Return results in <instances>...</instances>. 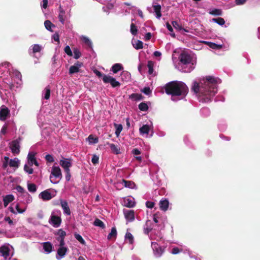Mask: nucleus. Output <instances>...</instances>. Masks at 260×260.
Segmentation results:
<instances>
[{"mask_svg": "<svg viewBox=\"0 0 260 260\" xmlns=\"http://www.w3.org/2000/svg\"><path fill=\"white\" fill-rule=\"evenodd\" d=\"M121 184L126 188L134 189L136 188V184L132 181H127L123 179Z\"/></svg>", "mask_w": 260, "mask_h": 260, "instance_id": "obj_29", "label": "nucleus"}, {"mask_svg": "<svg viewBox=\"0 0 260 260\" xmlns=\"http://www.w3.org/2000/svg\"><path fill=\"white\" fill-rule=\"evenodd\" d=\"M132 45L137 50L142 49L143 47V43L140 40H132Z\"/></svg>", "mask_w": 260, "mask_h": 260, "instance_id": "obj_34", "label": "nucleus"}, {"mask_svg": "<svg viewBox=\"0 0 260 260\" xmlns=\"http://www.w3.org/2000/svg\"><path fill=\"white\" fill-rule=\"evenodd\" d=\"M59 9V20L63 24L65 21L68 20L71 17V8L69 7L64 8L63 6H60Z\"/></svg>", "mask_w": 260, "mask_h": 260, "instance_id": "obj_9", "label": "nucleus"}, {"mask_svg": "<svg viewBox=\"0 0 260 260\" xmlns=\"http://www.w3.org/2000/svg\"><path fill=\"white\" fill-rule=\"evenodd\" d=\"M145 204H146V206L148 208H149V209H152L155 205L154 202H153L152 201H147L146 202Z\"/></svg>", "mask_w": 260, "mask_h": 260, "instance_id": "obj_61", "label": "nucleus"}, {"mask_svg": "<svg viewBox=\"0 0 260 260\" xmlns=\"http://www.w3.org/2000/svg\"><path fill=\"white\" fill-rule=\"evenodd\" d=\"M125 241L126 242H128L130 244H133L134 242V238L133 235L127 232L125 235Z\"/></svg>", "mask_w": 260, "mask_h": 260, "instance_id": "obj_38", "label": "nucleus"}, {"mask_svg": "<svg viewBox=\"0 0 260 260\" xmlns=\"http://www.w3.org/2000/svg\"><path fill=\"white\" fill-rule=\"evenodd\" d=\"M150 130V126L148 124H144L140 128L139 132L141 136L147 138L148 137Z\"/></svg>", "mask_w": 260, "mask_h": 260, "instance_id": "obj_22", "label": "nucleus"}, {"mask_svg": "<svg viewBox=\"0 0 260 260\" xmlns=\"http://www.w3.org/2000/svg\"><path fill=\"white\" fill-rule=\"evenodd\" d=\"M32 166H29V165L25 164L24 166V171L28 174H32L34 173V170L31 167Z\"/></svg>", "mask_w": 260, "mask_h": 260, "instance_id": "obj_48", "label": "nucleus"}, {"mask_svg": "<svg viewBox=\"0 0 260 260\" xmlns=\"http://www.w3.org/2000/svg\"><path fill=\"white\" fill-rule=\"evenodd\" d=\"M121 75L122 80L125 81H129L131 77V74L127 71L122 72Z\"/></svg>", "mask_w": 260, "mask_h": 260, "instance_id": "obj_44", "label": "nucleus"}, {"mask_svg": "<svg viewBox=\"0 0 260 260\" xmlns=\"http://www.w3.org/2000/svg\"><path fill=\"white\" fill-rule=\"evenodd\" d=\"M135 199L132 197L125 198L123 199V205L128 208H133L135 206Z\"/></svg>", "mask_w": 260, "mask_h": 260, "instance_id": "obj_20", "label": "nucleus"}, {"mask_svg": "<svg viewBox=\"0 0 260 260\" xmlns=\"http://www.w3.org/2000/svg\"><path fill=\"white\" fill-rule=\"evenodd\" d=\"M81 39L82 41L86 44L89 48H92V43L91 40L87 37L84 36H82L81 37Z\"/></svg>", "mask_w": 260, "mask_h": 260, "instance_id": "obj_43", "label": "nucleus"}, {"mask_svg": "<svg viewBox=\"0 0 260 260\" xmlns=\"http://www.w3.org/2000/svg\"><path fill=\"white\" fill-rule=\"evenodd\" d=\"M159 206L160 209L164 211H167L169 209V202L168 200L165 199H161L159 203Z\"/></svg>", "mask_w": 260, "mask_h": 260, "instance_id": "obj_24", "label": "nucleus"}, {"mask_svg": "<svg viewBox=\"0 0 260 260\" xmlns=\"http://www.w3.org/2000/svg\"><path fill=\"white\" fill-rule=\"evenodd\" d=\"M27 160L26 164L29 165L30 166H32L33 165V163L34 161L36 160L35 154L33 152H29L27 155Z\"/></svg>", "mask_w": 260, "mask_h": 260, "instance_id": "obj_30", "label": "nucleus"}, {"mask_svg": "<svg viewBox=\"0 0 260 260\" xmlns=\"http://www.w3.org/2000/svg\"><path fill=\"white\" fill-rule=\"evenodd\" d=\"M109 146L112 151L115 154H119L121 153L120 147L114 144H109Z\"/></svg>", "mask_w": 260, "mask_h": 260, "instance_id": "obj_36", "label": "nucleus"}, {"mask_svg": "<svg viewBox=\"0 0 260 260\" xmlns=\"http://www.w3.org/2000/svg\"><path fill=\"white\" fill-rule=\"evenodd\" d=\"M43 252L46 254L50 253L53 251V245L50 242L42 243Z\"/></svg>", "mask_w": 260, "mask_h": 260, "instance_id": "obj_19", "label": "nucleus"}, {"mask_svg": "<svg viewBox=\"0 0 260 260\" xmlns=\"http://www.w3.org/2000/svg\"><path fill=\"white\" fill-rule=\"evenodd\" d=\"M165 92L171 95V100L177 102L183 99L187 94L188 88L187 85L181 81H173L166 84Z\"/></svg>", "mask_w": 260, "mask_h": 260, "instance_id": "obj_5", "label": "nucleus"}, {"mask_svg": "<svg viewBox=\"0 0 260 260\" xmlns=\"http://www.w3.org/2000/svg\"><path fill=\"white\" fill-rule=\"evenodd\" d=\"M212 21L217 23L220 26H222L225 24V21L223 18L221 17H218L217 18L212 19Z\"/></svg>", "mask_w": 260, "mask_h": 260, "instance_id": "obj_49", "label": "nucleus"}, {"mask_svg": "<svg viewBox=\"0 0 260 260\" xmlns=\"http://www.w3.org/2000/svg\"><path fill=\"white\" fill-rule=\"evenodd\" d=\"M86 141L88 142L89 144L92 145L96 144L99 142L98 137H94L92 135H90L86 139Z\"/></svg>", "mask_w": 260, "mask_h": 260, "instance_id": "obj_39", "label": "nucleus"}, {"mask_svg": "<svg viewBox=\"0 0 260 260\" xmlns=\"http://www.w3.org/2000/svg\"><path fill=\"white\" fill-rule=\"evenodd\" d=\"M153 220L156 223L159 222V215L158 213H155L153 215Z\"/></svg>", "mask_w": 260, "mask_h": 260, "instance_id": "obj_63", "label": "nucleus"}, {"mask_svg": "<svg viewBox=\"0 0 260 260\" xmlns=\"http://www.w3.org/2000/svg\"><path fill=\"white\" fill-rule=\"evenodd\" d=\"M123 69V67L121 64L120 63H115L114 64L111 69V71H112L114 74L117 73L118 72L121 71Z\"/></svg>", "mask_w": 260, "mask_h": 260, "instance_id": "obj_33", "label": "nucleus"}, {"mask_svg": "<svg viewBox=\"0 0 260 260\" xmlns=\"http://www.w3.org/2000/svg\"><path fill=\"white\" fill-rule=\"evenodd\" d=\"M220 83V79L208 76L199 82L193 81L191 89L197 94L199 102L207 103L210 102L217 93L218 85Z\"/></svg>", "mask_w": 260, "mask_h": 260, "instance_id": "obj_2", "label": "nucleus"}, {"mask_svg": "<svg viewBox=\"0 0 260 260\" xmlns=\"http://www.w3.org/2000/svg\"><path fill=\"white\" fill-rule=\"evenodd\" d=\"M11 64L4 62L0 64V96L4 102H7L11 93L9 89L18 91L22 85L21 75L18 71L11 74Z\"/></svg>", "mask_w": 260, "mask_h": 260, "instance_id": "obj_1", "label": "nucleus"}, {"mask_svg": "<svg viewBox=\"0 0 260 260\" xmlns=\"http://www.w3.org/2000/svg\"><path fill=\"white\" fill-rule=\"evenodd\" d=\"M62 178V173L58 166H53L51 168L50 175V182L53 184H57Z\"/></svg>", "mask_w": 260, "mask_h": 260, "instance_id": "obj_7", "label": "nucleus"}, {"mask_svg": "<svg viewBox=\"0 0 260 260\" xmlns=\"http://www.w3.org/2000/svg\"><path fill=\"white\" fill-rule=\"evenodd\" d=\"M82 62L77 61L74 65L71 66L69 69V73L70 75H73L75 73L79 72L80 68L83 66Z\"/></svg>", "mask_w": 260, "mask_h": 260, "instance_id": "obj_16", "label": "nucleus"}, {"mask_svg": "<svg viewBox=\"0 0 260 260\" xmlns=\"http://www.w3.org/2000/svg\"><path fill=\"white\" fill-rule=\"evenodd\" d=\"M132 7L134 8V9L132 10L133 13H135V11H137L138 14L139 16L141 18H144V15H143V12H142V11L140 9H138L136 7Z\"/></svg>", "mask_w": 260, "mask_h": 260, "instance_id": "obj_59", "label": "nucleus"}, {"mask_svg": "<svg viewBox=\"0 0 260 260\" xmlns=\"http://www.w3.org/2000/svg\"><path fill=\"white\" fill-rule=\"evenodd\" d=\"M20 165V160L18 158L10 159L9 161V165L10 167L18 168Z\"/></svg>", "mask_w": 260, "mask_h": 260, "instance_id": "obj_37", "label": "nucleus"}, {"mask_svg": "<svg viewBox=\"0 0 260 260\" xmlns=\"http://www.w3.org/2000/svg\"><path fill=\"white\" fill-rule=\"evenodd\" d=\"M153 8L154 11L155 13L156 18L159 19L161 16V6L160 5L156 4V3H153Z\"/></svg>", "mask_w": 260, "mask_h": 260, "instance_id": "obj_27", "label": "nucleus"}, {"mask_svg": "<svg viewBox=\"0 0 260 260\" xmlns=\"http://www.w3.org/2000/svg\"><path fill=\"white\" fill-rule=\"evenodd\" d=\"M74 58L76 59H79L81 56V53L78 48H73Z\"/></svg>", "mask_w": 260, "mask_h": 260, "instance_id": "obj_47", "label": "nucleus"}, {"mask_svg": "<svg viewBox=\"0 0 260 260\" xmlns=\"http://www.w3.org/2000/svg\"><path fill=\"white\" fill-rule=\"evenodd\" d=\"M99 157L98 155L94 154L91 158V162L93 164L95 165L99 162Z\"/></svg>", "mask_w": 260, "mask_h": 260, "instance_id": "obj_60", "label": "nucleus"}, {"mask_svg": "<svg viewBox=\"0 0 260 260\" xmlns=\"http://www.w3.org/2000/svg\"><path fill=\"white\" fill-rule=\"evenodd\" d=\"M209 14L213 16H221L222 14V11L220 9L213 8L210 9L209 12Z\"/></svg>", "mask_w": 260, "mask_h": 260, "instance_id": "obj_41", "label": "nucleus"}, {"mask_svg": "<svg viewBox=\"0 0 260 260\" xmlns=\"http://www.w3.org/2000/svg\"><path fill=\"white\" fill-rule=\"evenodd\" d=\"M23 197L24 198L23 202L25 204L27 205L32 202V197L28 192H24Z\"/></svg>", "mask_w": 260, "mask_h": 260, "instance_id": "obj_40", "label": "nucleus"}, {"mask_svg": "<svg viewBox=\"0 0 260 260\" xmlns=\"http://www.w3.org/2000/svg\"><path fill=\"white\" fill-rule=\"evenodd\" d=\"M114 126L115 128V134L116 137H118L120 135V133L121 132L123 127L121 124H117L114 123Z\"/></svg>", "mask_w": 260, "mask_h": 260, "instance_id": "obj_42", "label": "nucleus"}, {"mask_svg": "<svg viewBox=\"0 0 260 260\" xmlns=\"http://www.w3.org/2000/svg\"><path fill=\"white\" fill-rule=\"evenodd\" d=\"M142 91L146 95H149L151 93V90H150V88L149 87H145L142 90Z\"/></svg>", "mask_w": 260, "mask_h": 260, "instance_id": "obj_62", "label": "nucleus"}, {"mask_svg": "<svg viewBox=\"0 0 260 260\" xmlns=\"http://www.w3.org/2000/svg\"><path fill=\"white\" fill-rule=\"evenodd\" d=\"M103 81L105 83H110L113 88L120 86V83L117 81L115 78L110 75H104Z\"/></svg>", "mask_w": 260, "mask_h": 260, "instance_id": "obj_11", "label": "nucleus"}, {"mask_svg": "<svg viewBox=\"0 0 260 260\" xmlns=\"http://www.w3.org/2000/svg\"><path fill=\"white\" fill-rule=\"evenodd\" d=\"M220 83V79L208 76L199 82L193 81L191 89L197 94L199 102L207 103L210 102L217 93L218 85Z\"/></svg>", "mask_w": 260, "mask_h": 260, "instance_id": "obj_3", "label": "nucleus"}, {"mask_svg": "<svg viewBox=\"0 0 260 260\" xmlns=\"http://www.w3.org/2000/svg\"><path fill=\"white\" fill-rule=\"evenodd\" d=\"M203 43L208 46L210 48L215 50H219L222 47V45L217 44L209 41H204Z\"/></svg>", "mask_w": 260, "mask_h": 260, "instance_id": "obj_26", "label": "nucleus"}, {"mask_svg": "<svg viewBox=\"0 0 260 260\" xmlns=\"http://www.w3.org/2000/svg\"><path fill=\"white\" fill-rule=\"evenodd\" d=\"M27 188L30 192H35L37 190L36 185L34 183H28Z\"/></svg>", "mask_w": 260, "mask_h": 260, "instance_id": "obj_52", "label": "nucleus"}, {"mask_svg": "<svg viewBox=\"0 0 260 260\" xmlns=\"http://www.w3.org/2000/svg\"><path fill=\"white\" fill-rule=\"evenodd\" d=\"M181 251L182 249L180 250L178 247H175L172 248L171 253L173 254H178Z\"/></svg>", "mask_w": 260, "mask_h": 260, "instance_id": "obj_64", "label": "nucleus"}, {"mask_svg": "<svg viewBox=\"0 0 260 260\" xmlns=\"http://www.w3.org/2000/svg\"><path fill=\"white\" fill-rule=\"evenodd\" d=\"M123 213L127 222H133L135 220V214L133 210L123 209Z\"/></svg>", "mask_w": 260, "mask_h": 260, "instance_id": "obj_14", "label": "nucleus"}, {"mask_svg": "<svg viewBox=\"0 0 260 260\" xmlns=\"http://www.w3.org/2000/svg\"><path fill=\"white\" fill-rule=\"evenodd\" d=\"M201 114L204 116H208L210 115V110L208 108H203L201 109Z\"/></svg>", "mask_w": 260, "mask_h": 260, "instance_id": "obj_57", "label": "nucleus"}, {"mask_svg": "<svg viewBox=\"0 0 260 260\" xmlns=\"http://www.w3.org/2000/svg\"><path fill=\"white\" fill-rule=\"evenodd\" d=\"M43 49V47L38 44H34L29 48L28 52L29 55L36 57V54L40 52Z\"/></svg>", "mask_w": 260, "mask_h": 260, "instance_id": "obj_13", "label": "nucleus"}, {"mask_svg": "<svg viewBox=\"0 0 260 260\" xmlns=\"http://www.w3.org/2000/svg\"><path fill=\"white\" fill-rule=\"evenodd\" d=\"M109 0H106V2L103 4L105 5L103 7V9L104 11H106V9H108V10H112L113 8V5L111 3H109L108 2Z\"/></svg>", "mask_w": 260, "mask_h": 260, "instance_id": "obj_51", "label": "nucleus"}, {"mask_svg": "<svg viewBox=\"0 0 260 260\" xmlns=\"http://www.w3.org/2000/svg\"><path fill=\"white\" fill-rule=\"evenodd\" d=\"M15 209L16 210V211H15V210L14 209V208L13 207H9L10 211L14 214L23 213L25 211L26 208L25 207L23 209H21L19 207V204L17 203L15 206Z\"/></svg>", "mask_w": 260, "mask_h": 260, "instance_id": "obj_31", "label": "nucleus"}, {"mask_svg": "<svg viewBox=\"0 0 260 260\" xmlns=\"http://www.w3.org/2000/svg\"><path fill=\"white\" fill-rule=\"evenodd\" d=\"M15 199L14 196L12 194H8L3 198L4 205L6 207L10 203L13 201Z\"/></svg>", "mask_w": 260, "mask_h": 260, "instance_id": "obj_28", "label": "nucleus"}, {"mask_svg": "<svg viewBox=\"0 0 260 260\" xmlns=\"http://www.w3.org/2000/svg\"><path fill=\"white\" fill-rule=\"evenodd\" d=\"M10 114L9 109L5 105H3L0 107V120L2 121L5 120Z\"/></svg>", "mask_w": 260, "mask_h": 260, "instance_id": "obj_15", "label": "nucleus"}, {"mask_svg": "<svg viewBox=\"0 0 260 260\" xmlns=\"http://www.w3.org/2000/svg\"><path fill=\"white\" fill-rule=\"evenodd\" d=\"M117 235V231L115 227H113L111 230L110 233L108 234L107 236V238L110 239L112 237H115Z\"/></svg>", "mask_w": 260, "mask_h": 260, "instance_id": "obj_50", "label": "nucleus"}, {"mask_svg": "<svg viewBox=\"0 0 260 260\" xmlns=\"http://www.w3.org/2000/svg\"><path fill=\"white\" fill-rule=\"evenodd\" d=\"M61 213L59 210H54L52 211L49 222L54 228L59 227L61 222Z\"/></svg>", "mask_w": 260, "mask_h": 260, "instance_id": "obj_8", "label": "nucleus"}, {"mask_svg": "<svg viewBox=\"0 0 260 260\" xmlns=\"http://www.w3.org/2000/svg\"><path fill=\"white\" fill-rule=\"evenodd\" d=\"M12 247L8 244H5L0 247V256L5 260L10 259L11 257V250Z\"/></svg>", "mask_w": 260, "mask_h": 260, "instance_id": "obj_10", "label": "nucleus"}, {"mask_svg": "<svg viewBox=\"0 0 260 260\" xmlns=\"http://www.w3.org/2000/svg\"><path fill=\"white\" fill-rule=\"evenodd\" d=\"M56 235L57 236L56 240L59 242V244H60L61 246L65 245L64 239L66 236V232L62 229H59L57 231Z\"/></svg>", "mask_w": 260, "mask_h": 260, "instance_id": "obj_17", "label": "nucleus"}, {"mask_svg": "<svg viewBox=\"0 0 260 260\" xmlns=\"http://www.w3.org/2000/svg\"><path fill=\"white\" fill-rule=\"evenodd\" d=\"M149 238L151 240L156 241H152L151 243L154 256L156 258H160L165 253L167 248L166 244H161V242L162 241V234L160 232H158L156 235H154L152 233L150 234Z\"/></svg>", "mask_w": 260, "mask_h": 260, "instance_id": "obj_6", "label": "nucleus"}, {"mask_svg": "<svg viewBox=\"0 0 260 260\" xmlns=\"http://www.w3.org/2000/svg\"><path fill=\"white\" fill-rule=\"evenodd\" d=\"M139 109L142 111H146L148 109V106L145 103H141L139 105Z\"/></svg>", "mask_w": 260, "mask_h": 260, "instance_id": "obj_56", "label": "nucleus"}, {"mask_svg": "<svg viewBox=\"0 0 260 260\" xmlns=\"http://www.w3.org/2000/svg\"><path fill=\"white\" fill-rule=\"evenodd\" d=\"M59 164L64 169V171L70 170V168L72 166L71 162L68 158L61 159Z\"/></svg>", "mask_w": 260, "mask_h": 260, "instance_id": "obj_25", "label": "nucleus"}, {"mask_svg": "<svg viewBox=\"0 0 260 260\" xmlns=\"http://www.w3.org/2000/svg\"><path fill=\"white\" fill-rule=\"evenodd\" d=\"M75 238L82 244L85 245V241L83 239V238L82 237V236L77 233H75L74 234Z\"/></svg>", "mask_w": 260, "mask_h": 260, "instance_id": "obj_55", "label": "nucleus"}, {"mask_svg": "<svg viewBox=\"0 0 260 260\" xmlns=\"http://www.w3.org/2000/svg\"><path fill=\"white\" fill-rule=\"evenodd\" d=\"M175 68L183 73H190L196 68L197 56L191 52L183 51L181 52L178 60L174 62Z\"/></svg>", "mask_w": 260, "mask_h": 260, "instance_id": "obj_4", "label": "nucleus"}, {"mask_svg": "<svg viewBox=\"0 0 260 260\" xmlns=\"http://www.w3.org/2000/svg\"><path fill=\"white\" fill-rule=\"evenodd\" d=\"M50 96V88L49 86L46 87L42 92V98L48 100Z\"/></svg>", "mask_w": 260, "mask_h": 260, "instance_id": "obj_35", "label": "nucleus"}, {"mask_svg": "<svg viewBox=\"0 0 260 260\" xmlns=\"http://www.w3.org/2000/svg\"><path fill=\"white\" fill-rule=\"evenodd\" d=\"M68 251V248L65 246V245H61L59 244V248L57 250L56 254L55 256L57 260H60L64 258L67 254Z\"/></svg>", "mask_w": 260, "mask_h": 260, "instance_id": "obj_12", "label": "nucleus"}, {"mask_svg": "<svg viewBox=\"0 0 260 260\" xmlns=\"http://www.w3.org/2000/svg\"><path fill=\"white\" fill-rule=\"evenodd\" d=\"M154 62L152 61L149 60L147 63V67L148 68V73L149 75H153L154 72L153 67Z\"/></svg>", "mask_w": 260, "mask_h": 260, "instance_id": "obj_46", "label": "nucleus"}, {"mask_svg": "<svg viewBox=\"0 0 260 260\" xmlns=\"http://www.w3.org/2000/svg\"><path fill=\"white\" fill-rule=\"evenodd\" d=\"M10 148L12 153L14 154H18L20 152V146L19 142L17 141H13L10 145Z\"/></svg>", "mask_w": 260, "mask_h": 260, "instance_id": "obj_23", "label": "nucleus"}, {"mask_svg": "<svg viewBox=\"0 0 260 260\" xmlns=\"http://www.w3.org/2000/svg\"><path fill=\"white\" fill-rule=\"evenodd\" d=\"M64 51L65 53L69 56H73V52L69 45H67L65 47L64 49Z\"/></svg>", "mask_w": 260, "mask_h": 260, "instance_id": "obj_58", "label": "nucleus"}, {"mask_svg": "<svg viewBox=\"0 0 260 260\" xmlns=\"http://www.w3.org/2000/svg\"><path fill=\"white\" fill-rule=\"evenodd\" d=\"M60 204L63 210V214L66 215H70L71 212L68 202L66 200H60Z\"/></svg>", "mask_w": 260, "mask_h": 260, "instance_id": "obj_18", "label": "nucleus"}, {"mask_svg": "<svg viewBox=\"0 0 260 260\" xmlns=\"http://www.w3.org/2000/svg\"><path fill=\"white\" fill-rule=\"evenodd\" d=\"M131 34L134 35L136 36L138 32V29L137 26L135 25L134 23H132L131 25V29H130Z\"/></svg>", "mask_w": 260, "mask_h": 260, "instance_id": "obj_54", "label": "nucleus"}, {"mask_svg": "<svg viewBox=\"0 0 260 260\" xmlns=\"http://www.w3.org/2000/svg\"><path fill=\"white\" fill-rule=\"evenodd\" d=\"M94 225L96 226H99L103 229L105 228V224L99 219H95L94 221Z\"/></svg>", "mask_w": 260, "mask_h": 260, "instance_id": "obj_53", "label": "nucleus"}, {"mask_svg": "<svg viewBox=\"0 0 260 260\" xmlns=\"http://www.w3.org/2000/svg\"><path fill=\"white\" fill-rule=\"evenodd\" d=\"M54 196H52L48 190H45L42 191L39 195V198L43 201H49L51 200Z\"/></svg>", "mask_w": 260, "mask_h": 260, "instance_id": "obj_21", "label": "nucleus"}, {"mask_svg": "<svg viewBox=\"0 0 260 260\" xmlns=\"http://www.w3.org/2000/svg\"><path fill=\"white\" fill-rule=\"evenodd\" d=\"M44 25L46 29L49 31H52V28L54 27L55 25L53 24L51 22L48 20L44 22Z\"/></svg>", "mask_w": 260, "mask_h": 260, "instance_id": "obj_45", "label": "nucleus"}, {"mask_svg": "<svg viewBox=\"0 0 260 260\" xmlns=\"http://www.w3.org/2000/svg\"><path fill=\"white\" fill-rule=\"evenodd\" d=\"M151 222L149 220H147L144 225V233L146 235H148L149 232L152 230V228L151 226Z\"/></svg>", "mask_w": 260, "mask_h": 260, "instance_id": "obj_32", "label": "nucleus"}]
</instances>
